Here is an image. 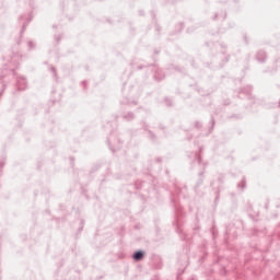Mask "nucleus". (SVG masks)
I'll use <instances>...</instances> for the list:
<instances>
[{
  "label": "nucleus",
  "mask_w": 280,
  "mask_h": 280,
  "mask_svg": "<svg viewBox=\"0 0 280 280\" xmlns=\"http://www.w3.org/2000/svg\"><path fill=\"white\" fill-rule=\"evenodd\" d=\"M27 47L28 49H36V45L32 40L27 42Z\"/></svg>",
  "instance_id": "8"
},
{
  "label": "nucleus",
  "mask_w": 280,
  "mask_h": 280,
  "mask_svg": "<svg viewBox=\"0 0 280 280\" xmlns=\"http://www.w3.org/2000/svg\"><path fill=\"white\" fill-rule=\"evenodd\" d=\"M1 95H3V92H0V97H1Z\"/></svg>",
  "instance_id": "27"
},
{
  "label": "nucleus",
  "mask_w": 280,
  "mask_h": 280,
  "mask_svg": "<svg viewBox=\"0 0 280 280\" xmlns=\"http://www.w3.org/2000/svg\"><path fill=\"white\" fill-rule=\"evenodd\" d=\"M197 128H202V125H200V124H197Z\"/></svg>",
  "instance_id": "19"
},
{
  "label": "nucleus",
  "mask_w": 280,
  "mask_h": 280,
  "mask_svg": "<svg viewBox=\"0 0 280 280\" xmlns=\"http://www.w3.org/2000/svg\"><path fill=\"white\" fill-rule=\"evenodd\" d=\"M214 19H218V14L214 15Z\"/></svg>",
  "instance_id": "26"
},
{
  "label": "nucleus",
  "mask_w": 280,
  "mask_h": 280,
  "mask_svg": "<svg viewBox=\"0 0 280 280\" xmlns=\"http://www.w3.org/2000/svg\"><path fill=\"white\" fill-rule=\"evenodd\" d=\"M149 137H150V139H152V140L156 139V136H154V135L152 133V131H149Z\"/></svg>",
  "instance_id": "12"
},
{
  "label": "nucleus",
  "mask_w": 280,
  "mask_h": 280,
  "mask_svg": "<svg viewBox=\"0 0 280 280\" xmlns=\"http://www.w3.org/2000/svg\"><path fill=\"white\" fill-rule=\"evenodd\" d=\"M82 85L84 86V89H86V81H83Z\"/></svg>",
  "instance_id": "17"
},
{
  "label": "nucleus",
  "mask_w": 280,
  "mask_h": 280,
  "mask_svg": "<svg viewBox=\"0 0 280 280\" xmlns=\"http://www.w3.org/2000/svg\"><path fill=\"white\" fill-rule=\"evenodd\" d=\"M201 183H202V178H200L199 182L197 183V187H200Z\"/></svg>",
  "instance_id": "16"
},
{
  "label": "nucleus",
  "mask_w": 280,
  "mask_h": 280,
  "mask_svg": "<svg viewBox=\"0 0 280 280\" xmlns=\"http://www.w3.org/2000/svg\"><path fill=\"white\" fill-rule=\"evenodd\" d=\"M167 106H172V100H166Z\"/></svg>",
  "instance_id": "15"
},
{
  "label": "nucleus",
  "mask_w": 280,
  "mask_h": 280,
  "mask_svg": "<svg viewBox=\"0 0 280 280\" xmlns=\"http://www.w3.org/2000/svg\"><path fill=\"white\" fill-rule=\"evenodd\" d=\"M266 58H268V56L264 50H260L256 54V60H258V62H266Z\"/></svg>",
  "instance_id": "4"
},
{
  "label": "nucleus",
  "mask_w": 280,
  "mask_h": 280,
  "mask_svg": "<svg viewBox=\"0 0 280 280\" xmlns=\"http://www.w3.org/2000/svg\"><path fill=\"white\" fill-rule=\"evenodd\" d=\"M215 125V120L212 118V126H214Z\"/></svg>",
  "instance_id": "20"
},
{
  "label": "nucleus",
  "mask_w": 280,
  "mask_h": 280,
  "mask_svg": "<svg viewBox=\"0 0 280 280\" xmlns=\"http://www.w3.org/2000/svg\"><path fill=\"white\" fill-rule=\"evenodd\" d=\"M253 91V88L247 86L244 90H242V93H245V95H250V92Z\"/></svg>",
  "instance_id": "6"
},
{
  "label": "nucleus",
  "mask_w": 280,
  "mask_h": 280,
  "mask_svg": "<svg viewBox=\"0 0 280 280\" xmlns=\"http://www.w3.org/2000/svg\"><path fill=\"white\" fill-rule=\"evenodd\" d=\"M50 71L52 72V75H54V78L56 79V78H57L56 68H55V67H51V68H50Z\"/></svg>",
  "instance_id": "11"
},
{
  "label": "nucleus",
  "mask_w": 280,
  "mask_h": 280,
  "mask_svg": "<svg viewBox=\"0 0 280 280\" xmlns=\"http://www.w3.org/2000/svg\"><path fill=\"white\" fill-rule=\"evenodd\" d=\"M196 159H197L198 163L200 164L202 161V158H200V155L196 154Z\"/></svg>",
  "instance_id": "14"
},
{
  "label": "nucleus",
  "mask_w": 280,
  "mask_h": 280,
  "mask_svg": "<svg viewBox=\"0 0 280 280\" xmlns=\"http://www.w3.org/2000/svg\"><path fill=\"white\" fill-rule=\"evenodd\" d=\"M23 19H25V16H24V15H21L20 19H19V21H23Z\"/></svg>",
  "instance_id": "18"
},
{
  "label": "nucleus",
  "mask_w": 280,
  "mask_h": 280,
  "mask_svg": "<svg viewBox=\"0 0 280 280\" xmlns=\"http://www.w3.org/2000/svg\"><path fill=\"white\" fill-rule=\"evenodd\" d=\"M61 39H62V35H56L55 36V40H57V43H60Z\"/></svg>",
  "instance_id": "10"
},
{
  "label": "nucleus",
  "mask_w": 280,
  "mask_h": 280,
  "mask_svg": "<svg viewBox=\"0 0 280 280\" xmlns=\"http://www.w3.org/2000/svg\"><path fill=\"white\" fill-rule=\"evenodd\" d=\"M110 150H112L113 152H115V150L113 149V147H110Z\"/></svg>",
  "instance_id": "24"
},
{
  "label": "nucleus",
  "mask_w": 280,
  "mask_h": 280,
  "mask_svg": "<svg viewBox=\"0 0 280 280\" xmlns=\"http://www.w3.org/2000/svg\"><path fill=\"white\" fill-rule=\"evenodd\" d=\"M154 79L158 80V81H160V80L163 79V77H159V71H158V74L154 75Z\"/></svg>",
  "instance_id": "13"
},
{
  "label": "nucleus",
  "mask_w": 280,
  "mask_h": 280,
  "mask_svg": "<svg viewBox=\"0 0 280 280\" xmlns=\"http://www.w3.org/2000/svg\"><path fill=\"white\" fill-rule=\"evenodd\" d=\"M223 19H226V13H224Z\"/></svg>",
  "instance_id": "23"
},
{
  "label": "nucleus",
  "mask_w": 280,
  "mask_h": 280,
  "mask_svg": "<svg viewBox=\"0 0 280 280\" xmlns=\"http://www.w3.org/2000/svg\"><path fill=\"white\" fill-rule=\"evenodd\" d=\"M1 167H3V163H0V170H1Z\"/></svg>",
  "instance_id": "21"
},
{
  "label": "nucleus",
  "mask_w": 280,
  "mask_h": 280,
  "mask_svg": "<svg viewBox=\"0 0 280 280\" xmlns=\"http://www.w3.org/2000/svg\"><path fill=\"white\" fill-rule=\"evenodd\" d=\"M16 86L19 91H25L27 89V79H25V77H18Z\"/></svg>",
  "instance_id": "2"
},
{
  "label": "nucleus",
  "mask_w": 280,
  "mask_h": 280,
  "mask_svg": "<svg viewBox=\"0 0 280 280\" xmlns=\"http://www.w3.org/2000/svg\"><path fill=\"white\" fill-rule=\"evenodd\" d=\"M202 174H205V172L199 173V176H202Z\"/></svg>",
  "instance_id": "22"
},
{
  "label": "nucleus",
  "mask_w": 280,
  "mask_h": 280,
  "mask_svg": "<svg viewBox=\"0 0 280 280\" xmlns=\"http://www.w3.org/2000/svg\"><path fill=\"white\" fill-rule=\"evenodd\" d=\"M238 189H245L246 188V179L243 178L242 183L237 185Z\"/></svg>",
  "instance_id": "7"
},
{
  "label": "nucleus",
  "mask_w": 280,
  "mask_h": 280,
  "mask_svg": "<svg viewBox=\"0 0 280 280\" xmlns=\"http://www.w3.org/2000/svg\"><path fill=\"white\" fill-rule=\"evenodd\" d=\"M122 119H125V121H132L135 119V113L127 112L122 114Z\"/></svg>",
  "instance_id": "5"
},
{
  "label": "nucleus",
  "mask_w": 280,
  "mask_h": 280,
  "mask_svg": "<svg viewBox=\"0 0 280 280\" xmlns=\"http://www.w3.org/2000/svg\"><path fill=\"white\" fill-rule=\"evenodd\" d=\"M131 257H132L133 261H143V259H145V252L138 249V250L133 252Z\"/></svg>",
  "instance_id": "3"
},
{
  "label": "nucleus",
  "mask_w": 280,
  "mask_h": 280,
  "mask_svg": "<svg viewBox=\"0 0 280 280\" xmlns=\"http://www.w3.org/2000/svg\"><path fill=\"white\" fill-rule=\"evenodd\" d=\"M30 21H32V20H28L26 23H24V24L22 25L21 34H23V32H25V28L27 27V25H30Z\"/></svg>",
  "instance_id": "9"
},
{
  "label": "nucleus",
  "mask_w": 280,
  "mask_h": 280,
  "mask_svg": "<svg viewBox=\"0 0 280 280\" xmlns=\"http://www.w3.org/2000/svg\"><path fill=\"white\" fill-rule=\"evenodd\" d=\"M110 150H112L113 152H115V150L113 149V147H110Z\"/></svg>",
  "instance_id": "25"
},
{
  "label": "nucleus",
  "mask_w": 280,
  "mask_h": 280,
  "mask_svg": "<svg viewBox=\"0 0 280 280\" xmlns=\"http://www.w3.org/2000/svg\"><path fill=\"white\" fill-rule=\"evenodd\" d=\"M122 106H137L139 101L132 94H124L122 100H120Z\"/></svg>",
  "instance_id": "1"
}]
</instances>
